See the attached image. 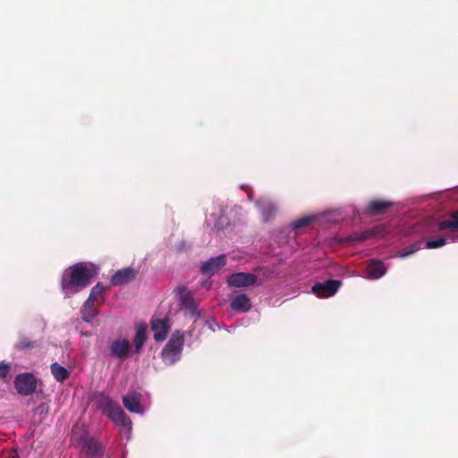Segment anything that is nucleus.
<instances>
[{
	"label": "nucleus",
	"instance_id": "4be33fe9",
	"mask_svg": "<svg viewBox=\"0 0 458 458\" xmlns=\"http://www.w3.org/2000/svg\"><path fill=\"white\" fill-rule=\"evenodd\" d=\"M452 220L442 221L439 224L440 230L450 229L453 232H458V210L452 213Z\"/></svg>",
	"mask_w": 458,
	"mask_h": 458
},
{
	"label": "nucleus",
	"instance_id": "423d86ee",
	"mask_svg": "<svg viewBox=\"0 0 458 458\" xmlns=\"http://www.w3.org/2000/svg\"><path fill=\"white\" fill-rule=\"evenodd\" d=\"M342 285V281L328 279L324 283H316L312 285V293L319 298H327L335 295Z\"/></svg>",
	"mask_w": 458,
	"mask_h": 458
},
{
	"label": "nucleus",
	"instance_id": "f8f14e48",
	"mask_svg": "<svg viewBox=\"0 0 458 458\" xmlns=\"http://www.w3.org/2000/svg\"><path fill=\"white\" fill-rule=\"evenodd\" d=\"M112 356L117 359L124 360L128 357L131 345L128 340H114L109 346Z\"/></svg>",
	"mask_w": 458,
	"mask_h": 458
},
{
	"label": "nucleus",
	"instance_id": "0eeeda50",
	"mask_svg": "<svg viewBox=\"0 0 458 458\" xmlns=\"http://www.w3.org/2000/svg\"><path fill=\"white\" fill-rule=\"evenodd\" d=\"M227 262V257L225 254H221L217 257L211 258L207 261L201 262L200 273L203 276H212L221 267H225Z\"/></svg>",
	"mask_w": 458,
	"mask_h": 458
},
{
	"label": "nucleus",
	"instance_id": "6ab92c4d",
	"mask_svg": "<svg viewBox=\"0 0 458 458\" xmlns=\"http://www.w3.org/2000/svg\"><path fill=\"white\" fill-rule=\"evenodd\" d=\"M257 206L259 208L265 221H268L272 218L276 210L275 205L267 200H258Z\"/></svg>",
	"mask_w": 458,
	"mask_h": 458
},
{
	"label": "nucleus",
	"instance_id": "412c9836",
	"mask_svg": "<svg viewBox=\"0 0 458 458\" xmlns=\"http://www.w3.org/2000/svg\"><path fill=\"white\" fill-rule=\"evenodd\" d=\"M105 291L106 287L102 283H98L93 286L88 299L86 300V307H93L94 303L98 301V297H100Z\"/></svg>",
	"mask_w": 458,
	"mask_h": 458
},
{
	"label": "nucleus",
	"instance_id": "c756f323",
	"mask_svg": "<svg viewBox=\"0 0 458 458\" xmlns=\"http://www.w3.org/2000/svg\"><path fill=\"white\" fill-rule=\"evenodd\" d=\"M368 238V234L366 233H362L359 238L358 240L360 241H364Z\"/></svg>",
	"mask_w": 458,
	"mask_h": 458
},
{
	"label": "nucleus",
	"instance_id": "2eb2a0df",
	"mask_svg": "<svg viewBox=\"0 0 458 458\" xmlns=\"http://www.w3.org/2000/svg\"><path fill=\"white\" fill-rule=\"evenodd\" d=\"M392 206L391 201L377 199L369 202L366 212L372 216L383 215Z\"/></svg>",
	"mask_w": 458,
	"mask_h": 458
},
{
	"label": "nucleus",
	"instance_id": "b1692460",
	"mask_svg": "<svg viewBox=\"0 0 458 458\" xmlns=\"http://www.w3.org/2000/svg\"><path fill=\"white\" fill-rule=\"evenodd\" d=\"M292 231L290 229H284L278 232L276 235V241L279 245L287 244L292 237H295V235L292 236Z\"/></svg>",
	"mask_w": 458,
	"mask_h": 458
},
{
	"label": "nucleus",
	"instance_id": "1a4fd4ad",
	"mask_svg": "<svg viewBox=\"0 0 458 458\" xmlns=\"http://www.w3.org/2000/svg\"><path fill=\"white\" fill-rule=\"evenodd\" d=\"M257 276L252 273L239 272L227 277V284L231 287H247L256 283Z\"/></svg>",
	"mask_w": 458,
	"mask_h": 458
},
{
	"label": "nucleus",
	"instance_id": "20e7f679",
	"mask_svg": "<svg viewBox=\"0 0 458 458\" xmlns=\"http://www.w3.org/2000/svg\"><path fill=\"white\" fill-rule=\"evenodd\" d=\"M176 292L179 295L181 310L197 320L200 317V311L198 309V303L193 297V293L186 286H179Z\"/></svg>",
	"mask_w": 458,
	"mask_h": 458
},
{
	"label": "nucleus",
	"instance_id": "7ed1b4c3",
	"mask_svg": "<svg viewBox=\"0 0 458 458\" xmlns=\"http://www.w3.org/2000/svg\"><path fill=\"white\" fill-rule=\"evenodd\" d=\"M78 443L87 458H103L106 446L96 438L83 434L78 438Z\"/></svg>",
	"mask_w": 458,
	"mask_h": 458
},
{
	"label": "nucleus",
	"instance_id": "393cba45",
	"mask_svg": "<svg viewBox=\"0 0 458 458\" xmlns=\"http://www.w3.org/2000/svg\"><path fill=\"white\" fill-rule=\"evenodd\" d=\"M96 315L97 311L93 310V307L87 308L85 301L81 310L82 319L86 322H90Z\"/></svg>",
	"mask_w": 458,
	"mask_h": 458
},
{
	"label": "nucleus",
	"instance_id": "c85d7f7f",
	"mask_svg": "<svg viewBox=\"0 0 458 458\" xmlns=\"http://www.w3.org/2000/svg\"><path fill=\"white\" fill-rule=\"evenodd\" d=\"M418 248H415L414 246H408L401 250L400 256L404 258L407 256H410L417 251Z\"/></svg>",
	"mask_w": 458,
	"mask_h": 458
},
{
	"label": "nucleus",
	"instance_id": "9b49d317",
	"mask_svg": "<svg viewBox=\"0 0 458 458\" xmlns=\"http://www.w3.org/2000/svg\"><path fill=\"white\" fill-rule=\"evenodd\" d=\"M141 394L135 391L129 392L123 397V403L124 407L131 412L141 413L143 408L140 404Z\"/></svg>",
	"mask_w": 458,
	"mask_h": 458
},
{
	"label": "nucleus",
	"instance_id": "ddd939ff",
	"mask_svg": "<svg viewBox=\"0 0 458 458\" xmlns=\"http://www.w3.org/2000/svg\"><path fill=\"white\" fill-rule=\"evenodd\" d=\"M386 272V268L381 260L371 259L366 267L365 277L370 280L379 279Z\"/></svg>",
	"mask_w": 458,
	"mask_h": 458
},
{
	"label": "nucleus",
	"instance_id": "9d476101",
	"mask_svg": "<svg viewBox=\"0 0 458 458\" xmlns=\"http://www.w3.org/2000/svg\"><path fill=\"white\" fill-rule=\"evenodd\" d=\"M169 327L168 319L153 318L150 323V328L157 342L164 341L166 338Z\"/></svg>",
	"mask_w": 458,
	"mask_h": 458
},
{
	"label": "nucleus",
	"instance_id": "dca6fc26",
	"mask_svg": "<svg viewBox=\"0 0 458 458\" xmlns=\"http://www.w3.org/2000/svg\"><path fill=\"white\" fill-rule=\"evenodd\" d=\"M230 306L233 310L247 312L251 308V302L246 294H239L232 300Z\"/></svg>",
	"mask_w": 458,
	"mask_h": 458
},
{
	"label": "nucleus",
	"instance_id": "f257e3e1",
	"mask_svg": "<svg viewBox=\"0 0 458 458\" xmlns=\"http://www.w3.org/2000/svg\"><path fill=\"white\" fill-rule=\"evenodd\" d=\"M97 275V268L92 264L76 263L63 272L61 289L65 297H70L85 289Z\"/></svg>",
	"mask_w": 458,
	"mask_h": 458
},
{
	"label": "nucleus",
	"instance_id": "6e6552de",
	"mask_svg": "<svg viewBox=\"0 0 458 458\" xmlns=\"http://www.w3.org/2000/svg\"><path fill=\"white\" fill-rule=\"evenodd\" d=\"M138 275V271L131 267L117 270L111 277L110 283L114 286H122L132 282Z\"/></svg>",
	"mask_w": 458,
	"mask_h": 458
},
{
	"label": "nucleus",
	"instance_id": "aec40b11",
	"mask_svg": "<svg viewBox=\"0 0 458 458\" xmlns=\"http://www.w3.org/2000/svg\"><path fill=\"white\" fill-rule=\"evenodd\" d=\"M50 370L55 379L58 382H64L70 377L69 370L57 362H54L50 366Z\"/></svg>",
	"mask_w": 458,
	"mask_h": 458
},
{
	"label": "nucleus",
	"instance_id": "a878e982",
	"mask_svg": "<svg viewBox=\"0 0 458 458\" xmlns=\"http://www.w3.org/2000/svg\"><path fill=\"white\" fill-rule=\"evenodd\" d=\"M35 347V343L30 341L27 337H21L19 339V341L15 344V348L17 350H27V349H32Z\"/></svg>",
	"mask_w": 458,
	"mask_h": 458
},
{
	"label": "nucleus",
	"instance_id": "39448f33",
	"mask_svg": "<svg viewBox=\"0 0 458 458\" xmlns=\"http://www.w3.org/2000/svg\"><path fill=\"white\" fill-rule=\"evenodd\" d=\"M38 379L29 372L18 374L14 378V386L17 393L21 395L27 396L33 394L37 390Z\"/></svg>",
	"mask_w": 458,
	"mask_h": 458
},
{
	"label": "nucleus",
	"instance_id": "a211bd4d",
	"mask_svg": "<svg viewBox=\"0 0 458 458\" xmlns=\"http://www.w3.org/2000/svg\"><path fill=\"white\" fill-rule=\"evenodd\" d=\"M146 340H147V327L144 324H140L136 328V335L133 339L135 352L137 353H139L140 352Z\"/></svg>",
	"mask_w": 458,
	"mask_h": 458
},
{
	"label": "nucleus",
	"instance_id": "5701e85b",
	"mask_svg": "<svg viewBox=\"0 0 458 458\" xmlns=\"http://www.w3.org/2000/svg\"><path fill=\"white\" fill-rule=\"evenodd\" d=\"M314 217L313 216H303V217H301L299 219H296L295 221H293L290 227V231H298L301 228H304V227H307L308 225H310L311 224V222L313 221Z\"/></svg>",
	"mask_w": 458,
	"mask_h": 458
},
{
	"label": "nucleus",
	"instance_id": "bb28decb",
	"mask_svg": "<svg viewBox=\"0 0 458 458\" xmlns=\"http://www.w3.org/2000/svg\"><path fill=\"white\" fill-rule=\"evenodd\" d=\"M446 243V240L443 237L433 240V241H428L426 242V248L427 249H436L444 246Z\"/></svg>",
	"mask_w": 458,
	"mask_h": 458
},
{
	"label": "nucleus",
	"instance_id": "f3484780",
	"mask_svg": "<svg viewBox=\"0 0 458 458\" xmlns=\"http://www.w3.org/2000/svg\"><path fill=\"white\" fill-rule=\"evenodd\" d=\"M109 419L116 425L128 428L131 427V421L130 418L126 415V413L123 411L121 406L119 405L115 408L114 411L111 414Z\"/></svg>",
	"mask_w": 458,
	"mask_h": 458
},
{
	"label": "nucleus",
	"instance_id": "f03ea898",
	"mask_svg": "<svg viewBox=\"0 0 458 458\" xmlns=\"http://www.w3.org/2000/svg\"><path fill=\"white\" fill-rule=\"evenodd\" d=\"M183 344L184 333L179 330L173 333L169 341L161 352V359L163 362L166 365H173L179 360Z\"/></svg>",
	"mask_w": 458,
	"mask_h": 458
},
{
	"label": "nucleus",
	"instance_id": "4468645a",
	"mask_svg": "<svg viewBox=\"0 0 458 458\" xmlns=\"http://www.w3.org/2000/svg\"><path fill=\"white\" fill-rule=\"evenodd\" d=\"M119 404L115 403L109 395L101 393L98 399V407L106 417H110Z\"/></svg>",
	"mask_w": 458,
	"mask_h": 458
},
{
	"label": "nucleus",
	"instance_id": "cd10ccee",
	"mask_svg": "<svg viewBox=\"0 0 458 458\" xmlns=\"http://www.w3.org/2000/svg\"><path fill=\"white\" fill-rule=\"evenodd\" d=\"M11 366L5 361L0 362V378H4L10 372Z\"/></svg>",
	"mask_w": 458,
	"mask_h": 458
}]
</instances>
